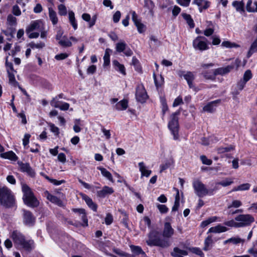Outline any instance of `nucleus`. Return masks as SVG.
I'll return each instance as SVG.
<instances>
[{
  "instance_id": "nucleus-1",
  "label": "nucleus",
  "mask_w": 257,
  "mask_h": 257,
  "mask_svg": "<svg viewBox=\"0 0 257 257\" xmlns=\"http://www.w3.org/2000/svg\"><path fill=\"white\" fill-rule=\"evenodd\" d=\"M11 237L16 246L20 247L27 251L30 252L35 247L34 240H26L25 235L18 230H14Z\"/></svg>"
},
{
  "instance_id": "nucleus-2",
  "label": "nucleus",
  "mask_w": 257,
  "mask_h": 257,
  "mask_svg": "<svg viewBox=\"0 0 257 257\" xmlns=\"http://www.w3.org/2000/svg\"><path fill=\"white\" fill-rule=\"evenodd\" d=\"M149 239L146 242L149 246H157L166 248L170 245L169 240L160 237L159 232L152 230L149 234Z\"/></svg>"
},
{
  "instance_id": "nucleus-3",
  "label": "nucleus",
  "mask_w": 257,
  "mask_h": 257,
  "mask_svg": "<svg viewBox=\"0 0 257 257\" xmlns=\"http://www.w3.org/2000/svg\"><path fill=\"white\" fill-rule=\"evenodd\" d=\"M0 204L6 208H12L15 206L14 195L11 190L6 187L0 188Z\"/></svg>"
},
{
  "instance_id": "nucleus-4",
  "label": "nucleus",
  "mask_w": 257,
  "mask_h": 257,
  "mask_svg": "<svg viewBox=\"0 0 257 257\" xmlns=\"http://www.w3.org/2000/svg\"><path fill=\"white\" fill-rule=\"evenodd\" d=\"M193 187L195 194L200 198L207 195L212 196L214 194V192L218 190L217 186L213 188L207 189L206 186L198 180L193 182Z\"/></svg>"
},
{
  "instance_id": "nucleus-5",
  "label": "nucleus",
  "mask_w": 257,
  "mask_h": 257,
  "mask_svg": "<svg viewBox=\"0 0 257 257\" xmlns=\"http://www.w3.org/2000/svg\"><path fill=\"white\" fill-rule=\"evenodd\" d=\"M22 191L24 194L23 199L25 204L33 208L39 206V201L35 197L31 189L27 184L23 185Z\"/></svg>"
},
{
  "instance_id": "nucleus-6",
  "label": "nucleus",
  "mask_w": 257,
  "mask_h": 257,
  "mask_svg": "<svg viewBox=\"0 0 257 257\" xmlns=\"http://www.w3.org/2000/svg\"><path fill=\"white\" fill-rule=\"evenodd\" d=\"M180 110L177 111L173 113L171 116L170 120L168 122V127L171 131L172 134L174 136V140H177L179 137V122H178V116L180 115Z\"/></svg>"
},
{
  "instance_id": "nucleus-7",
  "label": "nucleus",
  "mask_w": 257,
  "mask_h": 257,
  "mask_svg": "<svg viewBox=\"0 0 257 257\" xmlns=\"http://www.w3.org/2000/svg\"><path fill=\"white\" fill-rule=\"evenodd\" d=\"M235 220L238 221L239 227L249 226L254 221L253 217L250 214L239 215L235 218Z\"/></svg>"
},
{
  "instance_id": "nucleus-8",
  "label": "nucleus",
  "mask_w": 257,
  "mask_h": 257,
  "mask_svg": "<svg viewBox=\"0 0 257 257\" xmlns=\"http://www.w3.org/2000/svg\"><path fill=\"white\" fill-rule=\"evenodd\" d=\"M206 38L203 36L196 37L193 41V47L197 50L203 51L209 49Z\"/></svg>"
},
{
  "instance_id": "nucleus-9",
  "label": "nucleus",
  "mask_w": 257,
  "mask_h": 257,
  "mask_svg": "<svg viewBox=\"0 0 257 257\" xmlns=\"http://www.w3.org/2000/svg\"><path fill=\"white\" fill-rule=\"evenodd\" d=\"M213 66H214V64L213 63H210L208 64H201V67L204 70L201 72V75L206 79L211 80H215L214 70H206V69L210 67H213Z\"/></svg>"
},
{
  "instance_id": "nucleus-10",
  "label": "nucleus",
  "mask_w": 257,
  "mask_h": 257,
  "mask_svg": "<svg viewBox=\"0 0 257 257\" xmlns=\"http://www.w3.org/2000/svg\"><path fill=\"white\" fill-rule=\"evenodd\" d=\"M148 95L143 85H139L136 88V98L138 102L144 103L146 101Z\"/></svg>"
},
{
  "instance_id": "nucleus-11",
  "label": "nucleus",
  "mask_w": 257,
  "mask_h": 257,
  "mask_svg": "<svg viewBox=\"0 0 257 257\" xmlns=\"http://www.w3.org/2000/svg\"><path fill=\"white\" fill-rule=\"evenodd\" d=\"M23 223L29 226H33L35 223L36 218L33 213L25 209H23Z\"/></svg>"
},
{
  "instance_id": "nucleus-12",
  "label": "nucleus",
  "mask_w": 257,
  "mask_h": 257,
  "mask_svg": "<svg viewBox=\"0 0 257 257\" xmlns=\"http://www.w3.org/2000/svg\"><path fill=\"white\" fill-rule=\"evenodd\" d=\"M132 20L140 33H142L145 31L146 26L138 19V16L135 12H132Z\"/></svg>"
},
{
  "instance_id": "nucleus-13",
  "label": "nucleus",
  "mask_w": 257,
  "mask_h": 257,
  "mask_svg": "<svg viewBox=\"0 0 257 257\" xmlns=\"http://www.w3.org/2000/svg\"><path fill=\"white\" fill-rule=\"evenodd\" d=\"M174 230L172 227L170 223L165 222L164 224V227L163 231V238H167L169 240V238L171 237L174 234Z\"/></svg>"
},
{
  "instance_id": "nucleus-14",
  "label": "nucleus",
  "mask_w": 257,
  "mask_h": 257,
  "mask_svg": "<svg viewBox=\"0 0 257 257\" xmlns=\"http://www.w3.org/2000/svg\"><path fill=\"white\" fill-rule=\"evenodd\" d=\"M234 68L233 65H228L225 67H220L215 69L214 70V77L218 75H223L229 73L232 69Z\"/></svg>"
},
{
  "instance_id": "nucleus-15",
  "label": "nucleus",
  "mask_w": 257,
  "mask_h": 257,
  "mask_svg": "<svg viewBox=\"0 0 257 257\" xmlns=\"http://www.w3.org/2000/svg\"><path fill=\"white\" fill-rule=\"evenodd\" d=\"M221 102L220 99L211 101L203 107V110L208 112H213L217 106Z\"/></svg>"
},
{
  "instance_id": "nucleus-16",
  "label": "nucleus",
  "mask_w": 257,
  "mask_h": 257,
  "mask_svg": "<svg viewBox=\"0 0 257 257\" xmlns=\"http://www.w3.org/2000/svg\"><path fill=\"white\" fill-rule=\"evenodd\" d=\"M42 24V22L40 20L33 21L26 28V33L29 34L30 32L34 30H40V27Z\"/></svg>"
},
{
  "instance_id": "nucleus-17",
  "label": "nucleus",
  "mask_w": 257,
  "mask_h": 257,
  "mask_svg": "<svg viewBox=\"0 0 257 257\" xmlns=\"http://www.w3.org/2000/svg\"><path fill=\"white\" fill-rule=\"evenodd\" d=\"M113 192L112 188L105 186L102 188V190L97 192V195L99 197L104 198L106 195L112 194Z\"/></svg>"
},
{
  "instance_id": "nucleus-18",
  "label": "nucleus",
  "mask_w": 257,
  "mask_h": 257,
  "mask_svg": "<svg viewBox=\"0 0 257 257\" xmlns=\"http://www.w3.org/2000/svg\"><path fill=\"white\" fill-rule=\"evenodd\" d=\"M82 19L87 22H89V27L91 28L93 27L96 22L97 19V15H94L91 18L90 15L89 14L84 13L82 15Z\"/></svg>"
},
{
  "instance_id": "nucleus-19",
  "label": "nucleus",
  "mask_w": 257,
  "mask_h": 257,
  "mask_svg": "<svg viewBox=\"0 0 257 257\" xmlns=\"http://www.w3.org/2000/svg\"><path fill=\"white\" fill-rule=\"evenodd\" d=\"M193 3L197 5L200 12H202L203 10L207 9L210 6V2L206 0H199L197 3L193 1Z\"/></svg>"
},
{
  "instance_id": "nucleus-20",
  "label": "nucleus",
  "mask_w": 257,
  "mask_h": 257,
  "mask_svg": "<svg viewBox=\"0 0 257 257\" xmlns=\"http://www.w3.org/2000/svg\"><path fill=\"white\" fill-rule=\"evenodd\" d=\"M82 198L85 201L86 203L90 208L94 211L96 212L97 211V204L94 203L92 200L89 196L85 194H82Z\"/></svg>"
},
{
  "instance_id": "nucleus-21",
  "label": "nucleus",
  "mask_w": 257,
  "mask_h": 257,
  "mask_svg": "<svg viewBox=\"0 0 257 257\" xmlns=\"http://www.w3.org/2000/svg\"><path fill=\"white\" fill-rule=\"evenodd\" d=\"M46 194H47V198L50 202L56 204L59 206H63V202L57 196L53 195L50 194L48 191L46 192Z\"/></svg>"
},
{
  "instance_id": "nucleus-22",
  "label": "nucleus",
  "mask_w": 257,
  "mask_h": 257,
  "mask_svg": "<svg viewBox=\"0 0 257 257\" xmlns=\"http://www.w3.org/2000/svg\"><path fill=\"white\" fill-rule=\"evenodd\" d=\"M130 248L133 255L135 256H139L140 255H142V256L146 255L145 252L142 250L140 246L131 245H130Z\"/></svg>"
},
{
  "instance_id": "nucleus-23",
  "label": "nucleus",
  "mask_w": 257,
  "mask_h": 257,
  "mask_svg": "<svg viewBox=\"0 0 257 257\" xmlns=\"http://www.w3.org/2000/svg\"><path fill=\"white\" fill-rule=\"evenodd\" d=\"M227 227L222 226L220 224L217 225L214 227H212L209 228L208 231V233H221L227 231Z\"/></svg>"
},
{
  "instance_id": "nucleus-24",
  "label": "nucleus",
  "mask_w": 257,
  "mask_h": 257,
  "mask_svg": "<svg viewBox=\"0 0 257 257\" xmlns=\"http://www.w3.org/2000/svg\"><path fill=\"white\" fill-rule=\"evenodd\" d=\"M140 171L141 172L142 176H146L148 177L151 174L152 171L146 169L145 163L143 162L139 163Z\"/></svg>"
},
{
  "instance_id": "nucleus-25",
  "label": "nucleus",
  "mask_w": 257,
  "mask_h": 257,
  "mask_svg": "<svg viewBox=\"0 0 257 257\" xmlns=\"http://www.w3.org/2000/svg\"><path fill=\"white\" fill-rule=\"evenodd\" d=\"M232 5L235 8L236 11L240 13H243L244 12V4L243 1H235L232 2Z\"/></svg>"
},
{
  "instance_id": "nucleus-26",
  "label": "nucleus",
  "mask_w": 257,
  "mask_h": 257,
  "mask_svg": "<svg viewBox=\"0 0 257 257\" xmlns=\"http://www.w3.org/2000/svg\"><path fill=\"white\" fill-rule=\"evenodd\" d=\"M1 157L16 161L18 159V157L13 151H9L1 154Z\"/></svg>"
},
{
  "instance_id": "nucleus-27",
  "label": "nucleus",
  "mask_w": 257,
  "mask_h": 257,
  "mask_svg": "<svg viewBox=\"0 0 257 257\" xmlns=\"http://www.w3.org/2000/svg\"><path fill=\"white\" fill-rule=\"evenodd\" d=\"M49 16L50 20L51 21L52 24L54 25H55L58 23V18L57 16V14L55 11H54L52 8H49Z\"/></svg>"
},
{
  "instance_id": "nucleus-28",
  "label": "nucleus",
  "mask_w": 257,
  "mask_h": 257,
  "mask_svg": "<svg viewBox=\"0 0 257 257\" xmlns=\"http://www.w3.org/2000/svg\"><path fill=\"white\" fill-rule=\"evenodd\" d=\"M112 63L116 70L119 71L123 75H125V69L123 65L119 63L117 60H113Z\"/></svg>"
},
{
  "instance_id": "nucleus-29",
  "label": "nucleus",
  "mask_w": 257,
  "mask_h": 257,
  "mask_svg": "<svg viewBox=\"0 0 257 257\" xmlns=\"http://www.w3.org/2000/svg\"><path fill=\"white\" fill-rule=\"evenodd\" d=\"M181 15L183 19L186 21L190 28H194L195 27V24L191 15L186 13H182Z\"/></svg>"
},
{
  "instance_id": "nucleus-30",
  "label": "nucleus",
  "mask_w": 257,
  "mask_h": 257,
  "mask_svg": "<svg viewBox=\"0 0 257 257\" xmlns=\"http://www.w3.org/2000/svg\"><path fill=\"white\" fill-rule=\"evenodd\" d=\"M127 106L128 101L126 99L120 100L118 103H117L115 106V108L118 110H125L127 108Z\"/></svg>"
},
{
  "instance_id": "nucleus-31",
  "label": "nucleus",
  "mask_w": 257,
  "mask_h": 257,
  "mask_svg": "<svg viewBox=\"0 0 257 257\" xmlns=\"http://www.w3.org/2000/svg\"><path fill=\"white\" fill-rule=\"evenodd\" d=\"M69 20L73 27V29L75 30L77 29V23L75 18V15L73 11H69L68 13Z\"/></svg>"
},
{
  "instance_id": "nucleus-32",
  "label": "nucleus",
  "mask_w": 257,
  "mask_h": 257,
  "mask_svg": "<svg viewBox=\"0 0 257 257\" xmlns=\"http://www.w3.org/2000/svg\"><path fill=\"white\" fill-rule=\"evenodd\" d=\"M97 169L100 171L101 174L106 178L110 181L113 182V180L111 173L106 169L102 167H98Z\"/></svg>"
},
{
  "instance_id": "nucleus-33",
  "label": "nucleus",
  "mask_w": 257,
  "mask_h": 257,
  "mask_svg": "<svg viewBox=\"0 0 257 257\" xmlns=\"http://www.w3.org/2000/svg\"><path fill=\"white\" fill-rule=\"evenodd\" d=\"M51 104L53 106L56 108H59L62 110H67L69 107V104L66 102H64L62 105H59L58 104V102L53 100L51 101Z\"/></svg>"
},
{
  "instance_id": "nucleus-34",
  "label": "nucleus",
  "mask_w": 257,
  "mask_h": 257,
  "mask_svg": "<svg viewBox=\"0 0 257 257\" xmlns=\"http://www.w3.org/2000/svg\"><path fill=\"white\" fill-rule=\"evenodd\" d=\"M217 218L218 217L217 216L210 217L207 218L206 220L203 221L200 224V226L202 228H204L210 223L215 222Z\"/></svg>"
},
{
  "instance_id": "nucleus-35",
  "label": "nucleus",
  "mask_w": 257,
  "mask_h": 257,
  "mask_svg": "<svg viewBox=\"0 0 257 257\" xmlns=\"http://www.w3.org/2000/svg\"><path fill=\"white\" fill-rule=\"evenodd\" d=\"M243 242V240L239 237H231L224 241L223 243L224 244H226L228 243H232L233 244H237Z\"/></svg>"
},
{
  "instance_id": "nucleus-36",
  "label": "nucleus",
  "mask_w": 257,
  "mask_h": 257,
  "mask_svg": "<svg viewBox=\"0 0 257 257\" xmlns=\"http://www.w3.org/2000/svg\"><path fill=\"white\" fill-rule=\"evenodd\" d=\"M250 187V185L249 183H244L233 188L232 191L248 190Z\"/></svg>"
},
{
  "instance_id": "nucleus-37",
  "label": "nucleus",
  "mask_w": 257,
  "mask_h": 257,
  "mask_svg": "<svg viewBox=\"0 0 257 257\" xmlns=\"http://www.w3.org/2000/svg\"><path fill=\"white\" fill-rule=\"evenodd\" d=\"M7 24L8 26H14L17 25V19L12 14H9L7 19Z\"/></svg>"
},
{
  "instance_id": "nucleus-38",
  "label": "nucleus",
  "mask_w": 257,
  "mask_h": 257,
  "mask_svg": "<svg viewBox=\"0 0 257 257\" xmlns=\"http://www.w3.org/2000/svg\"><path fill=\"white\" fill-rule=\"evenodd\" d=\"M257 52V43L256 42H253L249 48V51L247 54V58H249L254 53Z\"/></svg>"
},
{
  "instance_id": "nucleus-39",
  "label": "nucleus",
  "mask_w": 257,
  "mask_h": 257,
  "mask_svg": "<svg viewBox=\"0 0 257 257\" xmlns=\"http://www.w3.org/2000/svg\"><path fill=\"white\" fill-rule=\"evenodd\" d=\"M234 149V148L233 146L230 145L225 147H220L218 148L217 150L218 154H223L226 152H229L231 151H232Z\"/></svg>"
},
{
  "instance_id": "nucleus-40",
  "label": "nucleus",
  "mask_w": 257,
  "mask_h": 257,
  "mask_svg": "<svg viewBox=\"0 0 257 257\" xmlns=\"http://www.w3.org/2000/svg\"><path fill=\"white\" fill-rule=\"evenodd\" d=\"M58 43L60 45L65 48L69 47L72 46L71 42L65 37L59 41Z\"/></svg>"
},
{
  "instance_id": "nucleus-41",
  "label": "nucleus",
  "mask_w": 257,
  "mask_h": 257,
  "mask_svg": "<svg viewBox=\"0 0 257 257\" xmlns=\"http://www.w3.org/2000/svg\"><path fill=\"white\" fill-rule=\"evenodd\" d=\"M184 79L187 81V83L189 82H193L195 79V75L193 72L187 71L184 75Z\"/></svg>"
},
{
  "instance_id": "nucleus-42",
  "label": "nucleus",
  "mask_w": 257,
  "mask_h": 257,
  "mask_svg": "<svg viewBox=\"0 0 257 257\" xmlns=\"http://www.w3.org/2000/svg\"><path fill=\"white\" fill-rule=\"evenodd\" d=\"M174 253H176V254H179L180 255H187L188 254L187 251L181 249L177 247H174L173 249V252L171 253V254L172 256H173V254Z\"/></svg>"
},
{
  "instance_id": "nucleus-43",
  "label": "nucleus",
  "mask_w": 257,
  "mask_h": 257,
  "mask_svg": "<svg viewBox=\"0 0 257 257\" xmlns=\"http://www.w3.org/2000/svg\"><path fill=\"white\" fill-rule=\"evenodd\" d=\"M161 104H162V114H163V116H164L166 112L167 111H168V105H167V104L166 102V100L164 98H163V97L161 98Z\"/></svg>"
},
{
  "instance_id": "nucleus-44",
  "label": "nucleus",
  "mask_w": 257,
  "mask_h": 257,
  "mask_svg": "<svg viewBox=\"0 0 257 257\" xmlns=\"http://www.w3.org/2000/svg\"><path fill=\"white\" fill-rule=\"evenodd\" d=\"M213 242V240L211 236H208L204 241V246L203 250L207 251L209 249V246Z\"/></svg>"
},
{
  "instance_id": "nucleus-45",
  "label": "nucleus",
  "mask_w": 257,
  "mask_h": 257,
  "mask_svg": "<svg viewBox=\"0 0 257 257\" xmlns=\"http://www.w3.org/2000/svg\"><path fill=\"white\" fill-rule=\"evenodd\" d=\"M132 64V65H133L135 66V69L138 72H141L142 69H141V66L140 65L139 61L137 59V58L136 57H133Z\"/></svg>"
},
{
  "instance_id": "nucleus-46",
  "label": "nucleus",
  "mask_w": 257,
  "mask_h": 257,
  "mask_svg": "<svg viewBox=\"0 0 257 257\" xmlns=\"http://www.w3.org/2000/svg\"><path fill=\"white\" fill-rule=\"evenodd\" d=\"M28 46H30L31 48H38L41 49L44 48L45 46V44L44 43L40 42L37 44H35L34 42H32L28 44Z\"/></svg>"
},
{
  "instance_id": "nucleus-47",
  "label": "nucleus",
  "mask_w": 257,
  "mask_h": 257,
  "mask_svg": "<svg viewBox=\"0 0 257 257\" xmlns=\"http://www.w3.org/2000/svg\"><path fill=\"white\" fill-rule=\"evenodd\" d=\"M126 44L125 42H119L116 45V50L118 52L124 51L126 48Z\"/></svg>"
},
{
  "instance_id": "nucleus-48",
  "label": "nucleus",
  "mask_w": 257,
  "mask_h": 257,
  "mask_svg": "<svg viewBox=\"0 0 257 257\" xmlns=\"http://www.w3.org/2000/svg\"><path fill=\"white\" fill-rule=\"evenodd\" d=\"M58 13L60 16H66L67 15V9L65 5L60 4L58 6Z\"/></svg>"
},
{
  "instance_id": "nucleus-49",
  "label": "nucleus",
  "mask_w": 257,
  "mask_h": 257,
  "mask_svg": "<svg viewBox=\"0 0 257 257\" xmlns=\"http://www.w3.org/2000/svg\"><path fill=\"white\" fill-rule=\"evenodd\" d=\"M49 125L50 126L51 132L53 133L55 136H58L60 134L59 128L55 126L54 124L52 123H50Z\"/></svg>"
},
{
  "instance_id": "nucleus-50",
  "label": "nucleus",
  "mask_w": 257,
  "mask_h": 257,
  "mask_svg": "<svg viewBox=\"0 0 257 257\" xmlns=\"http://www.w3.org/2000/svg\"><path fill=\"white\" fill-rule=\"evenodd\" d=\"M153 77L154 79V81L155 83V85L157 88L159 87L162 85L164 82V78L162 77L161 75L160 76V79L158 80L157 79L156 75L155 73L153 74Z\"/></svg>"
},
{
  "instance_id": "nucleus-51",
  "label": "nucleus",
  "mask_w": 257,
  "mask_h": 257,
  "mask_svg": "<svg viewBox=\"0 0 257 257\" xmlns=\"http://www.w3.org/2000/svg\"><path fill=\"white\" fill-rule=\"evenodd\" d=\"M233 182L231 179L226 178L225 180L218 182L217 184L220 185L223 187H226L232 184Z\"/></svg>"
},
{
  "instance_id": "nucleus-52",
  "label": "nucleus",
  "mask_w": 257,
  "mask_h": 257,
  "mask_svg": "<svg viewBox=\"0 0 257 257\" xmlns=\"http://www.w3.org/2000/svg\"><path fill=\"white\" fill-rule=\"evenodd\" d=\"M12 12L16 16H20L21 15V11L17 5L13 6Z\"/></svg>"
},
{
  "instance_id": "nucleus-53",
  "label": "nucleus",
  "mask_w": 257,
  "mask_h": 257,
  "mask_svg": "<svg viewBox=\"0 0 257 257\" xmlns=\"http://www.w3.org/2000/svg\"><path fill=\"white\" fill-rule=\"evenodd\" d=\"M190 250L193 253L199 255L200 257H204V253L198 247H192L190 248Z\"/></svg>"
},
{
  "instance_id": "nucleus-54",
  "label": "nucleus",
  "mask_w": 257,
  "mask_h": 257,
  "mask_svg": "<svg viewBox=\"0 0 257 257\" xmlns=\"http://www.w3.org/2000/svg\"><path fill=\"white\" fill-rule=\"evenodd\" d=\"M252 77V73L250 70H246L243 75V81L247 82L249 80H250Z\"/></svg>"
},
{
  "instance_id": "nucleus-55",
  "label": "nucleus",
  "mask_w": 257,
  "mask_h": 257,
  "mask_svg": "<svg viewBox=\"0 0 257 257\" xmlns=\"http://www.w3.org/2000/svg\"><path fill=\"white\" fill-rule=\"evenodd\" d=\"M224 224L229 227H239L238 222L234 221L233 220L225 221Z\"/></svg>"
},
{
  "instance_id": "nucleus-56",
  "label": "nucleus",
  "mask_w": 257,
  "mask_h": 257,
  "mask_svg": "<svg viewBox=\"0 0 257 257\" xmlns=\"http://www.w3.org/2000/svg\"><path fill=\"white\" fill-rule=\"evenodd\" d=\"M9 82L11 84H18V82L16 81L15 75L13 73H11L9 69L7 70Z\"/></svg>"
},
{
  "instance_id": "nucleus-57",
  "label": "nucleus",
  "mask_w": 257,
  "mask_h": 257,
  "mask_svg": "<svg viewBox=\"0 0 257 257\" xmlns=\"http://www.w3.org/2000/svg\"><path fill=\"white\" fill-rule=\"evenodd\" d=\"M200 160L202 163L207 165H210L212 163V161L210 159H208L205 156L202 155L200 156Z\"/></svg>"
},
{
  "instance_id": "nucleus-58",
  "label": "nucleus",
  "mask_w": 257,
  "mask_h": 257,
  "mask_svg": "<svg viewBox=\"0 0 257 257\" xmlns=\"http://www.w3.org/2000/svg\"><path fill=\"white\" fill-rule=\"evenodd\" d=\"M241 205H242V203L240 201L237 200H235L232 202L231 204L228 206V208H230L231 207L238 208V207H240V206H241Z\"/></svg>"
},
{
  "instance_id": "nucleus-59",
  "label": "nucleus",
  "mask_w": 257,
  "mask_h": 257,
  "mask_svg": "<svg viewBox=\"0 0 257 257\" xmlns=\"http://www.w3.org/2000/svg\"><path fill=\"white\" fill-rule=\"evenodd\" d=\"M157 206L161 213H166L168 211V208L165 205L158 204Z\"/></svg>"
},
{
  "instance_id": "nucleus-60",
  "label": "nucleus",
  "mask_w": 257,
  "mask_h": 257,
  "mask_svg": "<svg viewBox=\"0 0 257 257\" xmlns=\"http://www.w3.org/2000/svg\"><path fill=\"white\" fill-rule=\"evenodd\" d=\"M113 222V217L110 213H107L105 218V223L106 225H110Z\"/></svg>"
},
{
  "instance_id": "nucleus-61",
  "label": "nucleus",
  "mask_w": 257,
  "mask_h": 257,
  "mask_svg": "<svg viewBox=\"0 0 257 257\" xmlns=\"http://www.w3.org/2000/svg\"><path fill=\"white\" fill-rule=\"evenodd\" d=\"M121 17V13L119 11H116L113 16V21L115 23L119 22Z\"/></svg>"
},
{
  "instance_id": "nucleus-62",
  "label": "nucleus",
  "mask_w": 257,
  "mask_h": 257,
  "mask_svg": "<svg viewBox=\"0 0 257 257\" xmlns=\"http://www.w3.org/2000/svg\"><path fill=\"white\" fill-rule=\"evenodd\" d=\"M30 167L31 166L28 163H22L20 165L21 170L23 172H27Z\"/></svg>"
},
{
  "instance_id": "nucleus-63",
  "label": "nucleus",
  "mask_w": 257,
  "mask_h": 257,
  "mask_svg": "<svg viewBox=\"0 0 257 257\" xmlns=\"http://www.w3.org/2000/svg\"><path fill=\"white\" fill-rule=\"evenodd\" d=\"M80 215H81V218L83 221V223L82 224V225L83 226H88V219L87 218L85 211L84 212V213L81 214Z\"/></svg>"
},
{
  "instance_id": "nucleus-64",
  "label": "nucleus",
  "mask_w": 257,
  "mask_h": 257,
  "mask_svg": "<svg viewBox=\"0 0 257 257\" xmlns=\"http://www.w3.org/2000/svg\"><path fill=\"white\" fill-rule=\"evenodd\" d=\"M58 160L59 162L64 164L66 162V158L65 155L63 153H59L58 155Z\"/></svg>"
}]
</instances>
